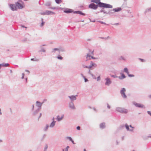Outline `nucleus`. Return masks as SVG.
<instances>
[{
  "label": "nucleus",
  "instance_id": "052dcab7",
  "mask_svg": "<svg viewBox=\"0 0 151 151\" xmlns=\"http://www.w3.org/2000/svg\"><path fill=\"white\" fill-rule=\"evenodd\" d=\"M147 114L151 116V112L150 111H147Z\"/></svg>",
  "mask_w": 151,
  "mask_h": 151
},
{
  "label": "nucleus",
  "instance_id": "423d86ee",
  "mask_svg": "<svg viewBox=\"0 0 151 151\" xmlns=\"http://www.w3.org/2000/svg\"><path fill=\"white\" fill-rule=\"evenodd\" d=\"M40 14L41 15H53L55 14V12L49 10H46L45 12H40Z\"/></svg>",
  "mask_w": 151,
  "mask_h": 151
},
{
  "label": "nucleus",
  "instance_id": "2f4dec72",
  "mask_svg": "<svg viewBox=\"0 0 151 151\" xmlns=\"http://www.w3.org/2000/svg\"><path fill=\"white\" fill-rule=\"evenodd\" d=\"M56 3L59 4L62 2L63 0H55Z\"/></svg>",
  "mask_w": 151,
  "mask_h": 151
},
{
  "label": "nucleus",
  "instance_id": "20e7f679",
  "mask_svg": "<svg viewBox=\"0 0 151 151\" xmlns=\"http://www.w3.org/2000/svg\"><path fill=\"white\" fill-rule=\"evenodd\" d=\"M98 7L102 8V7L92 2L88 6V7L89 8L93 10H96Z\"/></svg>",
  "mask_w": 151,
  "mask_h": 151
},
{
  "label": "nucleus",
  "instance_id": "ea45409f",
  "mask_svg": "<svg viewBox=\"0 0 151 151\" xmlns=\"http://www.w3.org/2000/svg\"><path fill=\"white\" fill-rule=\"evenodd\" d=\"M110 75L111 77H113L114 78H117L118 77V76H116V75H114L111 74H110Z\"/></svg>",
  "mask_w": 151,
  "mask_h": 151
},
{
  "label": "nucleus",
  "instance_id": "6e6d98bb",
  "mask_svg": "<svg viewBox=\"0 0 151 151\" xmlns=\"http://www.w3.org/2000/svg\"><path fill=\"white\" fill-rule=\"evenodd\" d=\"M84 79V81L85 82H86L88 81V80L87 78H86V77Z\"/></svg>",
  "mask_w": 151,
  "mask_h": 151
},
{
  "label": "nucleus",
  "instance_id": "13d9d810",
  "mask_svg": "<svg viewBox=\"0 0 151 151\" xmlns=\"http://www.w3.org/2000/svg\"><path fill=\"white\" fill-rule=\"evenodd\" d=\"M107 107L108 109H110L111 108V106L109 105V104L108 103H107Z\"/></svg>",
  "mask_w": 151,
  "mask_h": 151
},
{
  "label": "nucleus",
  "instance_id": "bf43d9fd",
  "mask_svg": "<svg viewBox=\"0 0 151 151\" xmlns=\"http://www.w3.org/2000/svg\"><path fill=\"white\" fill-rule=\"evenodd\" d=\"M41 106H38V108L37 109L39 111H40V110L41 109Z\"/></svg>",
  "mask_w": 151,
  "mask_h": 151
},
{
  "label": "nucleus",
  "instance_id": "37998d69",
  "mask_svg": "<svg viewBox=\"0 0 151 151\" xmlns=\"http://www.w3.org/2000/svg\"><path fill=\"white\" fill-rule=\"evenodd\" d=\"M120 59L124 61L126 60V59L123 56H121L120 57Z\"/></svg>",
  "mask_w": 151,
  "mask_h": 151
},
{
  "label": "nucleus",
  "instance_id": "a211bd4d",
  "mask_svg": "<svg viewBox=\"0 0 151 151\" xmlns=\"http://www.w3.org/2000/svg\"><path fill=\"white\" fill-rule=\"evenodd\" d=\"M9 64L8 63H4L2 64H0V69L2 67H6L9 66Z\"/></svg>",
  "mask_w": 151,
  "mask_h": 151
},
{
  "label": "nucleus",
  "instance_id": "412c9836",
  "mask_svg": "<svg viewBox=\"0 0 151 151\" xmlns=\"http://www.w3.org/2000/svg\"><path fill=\"white\" fill-rule=\"evenodd\" d=\"M120 74L121 75V76L118 77L120 79L122 80L126 78V76L123 73H121Z\"/></svg>",
  "mask_w": 151,
  "mask_h": 151
},
{
  "label": "nucleus",
  "instance_id": "09e8293b",
  "mask_svg": "<svg viewBox=\"0 0 151 151\" xmlns=\"http://www.w3.org/2000/svg\"><path fill=\"white\" fill-rule=\"evenodd\" d=\"M82 66L83 68H89L88 66L85 65H83Z\"/></svg>",
  "mask_w": 151,
  "mask_h": 151
},
{
  "label": "nucleus",
  "instance_id": "e2e57ef3",
  "mask_svg": "<svg viewBox=\"0 0 151 151\" xmlns=\"http://www.w3.org/2000/svg\"><path fill=\"white\" fill-rule=\"evenodd\" d=\"M34 106L33 104L32 105V109H31V110L32 111H33L34 109Z\"/></svg>",
  "mask_w": 151,
  "mask_h": 151
},
{
  "label": "nucleus",
  "instance_id": "72a5a7b5",
  "mask_svg": "<svg viewBox=\"0 0 151 151\" xmlns=\"http://www.w3.org/2000/svg\"><path fill=\"white\" fill-rule=\"evenodd\" d=\"M41 21H42V22L41 23V24L40 25V27H42L44 25V24L45 23V22H44L43 21V18L41 19Z\"/></svg>",
  "mask_w": 151,
  "mask_h": 151
},
{
  "label": "nucleus",
  "instance_id": "2eb2a0df",
  "mask_svg": "<svg viewBox=\"0 0 151 151\" xmlns=\"http://www.w3.org/2000/svg\"><path fill=\"white\" fill-rule=\"evenodd\" d=\"M97 66V65L95 63H94L92 61L90 62V64L88 66L89 69H91V68L93 67H95Z\"/></svg>",
  "mask_w": 151,
  "mask_h": 151
},
{
  "label": "nucleus",
  "instance_id": "aec40b11",
  "mask_svg": "<svg viewBox=\"0 0 151 151\" xmlns=\"http://www.w3.org/2000/svg\"><path fill=\"white\" fill-rule=\"evenodd\" d=\"M64 115H63L61 117H60L59 115H58L56 119L57 120L58 122H60L63 119L64 117Z\"/></svg>",
  "mask_w": 151,
  "mask_h": 151
},
{
  "label": "nucleus",
  "instance_id": "1a4fd4ad",
  "mask_svg": "<svg viewBox=\"0 0 151 151\" xmlns=\"http://www.w3.org/2000/svg\"><path fill=\"white\" fill-rule=\"evenodd\" d=\"M133 104L135 106L139 108H142L143 109H145V107L144 105L142 104L138 103L135 102H133Z\"/></svg>",
  "mask_w": 151,
  "mask_h": 151
},
{
  "label": "nucleus",
  "instance_id": "39448f33",
  "mask_svg": "<svg viewBox=\"0 0 151 151\" xmlns=\"http://www.w3.org/2000/svg\"><path fill=\"white\" fill-rule=\"evenodd\" d=\"M100 12H103L104 14H109L110 16H112L113 14L114 13V11L113 10V9L112 10H109L108 12L105 11V10L101 9L100 11Z\"/></svg>",
  "mask_w": 151,
  "mask_h": 151
},
{
  "label": "nucleus",
  "instance_id": "b1692460",
  "mask_svg": "<svg viewBox=\"0 0 151 151\" xmlns=\"http://www.w3.org/2000/svg\"><path fill=\"white\" fill-rule=\"evenodd\" d=\"M55 121H52V122L51 123L50 125V127L51 128L53 127L55 125Z\"/></svg>",
  "mask_w": 151,
  "mask_h": 151
},
{
  "label": "nucleus",
  "instance_id": "6e6552de",
  "mask_svg": "<svg viewBox=\"0 0 151 151\" xmlns=\"http://www.w3.org/2000/svg\"><path fill=\"white\" fill-rule=\"evenodd\" d=\"M8 5L10 9L12 11H17V6L15 4L8 3Z\"/></svg>",
  "mask_w": 151,
  "mask_h": 151
},
{
  "label": "nucleus",
  "instance_id": "bb28decb",
  "mask_svg": "<svg viewBox=\"0 0 151 151\" xmlns=\"http://www.w3.org/2000/svg\"><path fill=\"white\" fill-rule=\"evenodd\" d=\"M39 111L37 109H36L32 113V115L33 116H36Z\"/></svg>",
  "mask_w": 151,
  "mask_h": 151
},
{
  "label": "nucleus",
  "instance_id": "e433bc0d",
  "mask_svg": "<svg viewBox=\"0 0 151 151\" xmlns=\"http://www.w3.org/2000/svg\"><path fill=\"white\" fill-rule=\"evenodd\" d=\"M30 60H31V61H39V59H37V58H31Z\"/></svg>",
  "mask_w": 151,
  "mask_h": 151
},
{
  "label": "nucleus",
  "instance_id": "7ed1b4c3",
  "mask_svg": "<svg viewBox=\"0 0 151 151\" xmlns=\"http://www.w3.org/2000/svg\"><path fill=\"white\" fill-rule=\"evenodd\" d=\"M116 111L122 114H127L128 112V110L124 108L117 107L115 109Z\"/></svg>",
  "mask_w": 151,
  "mask_h": 151
},
{
  "label": "nucleus",
  "instance_id": "4468645a",
  "mask_svg": "<svg viewBox=\"0 0 151 151\" xmlns=\"http://www.w3.org/2000/svg\"><path fill=\"white\" fill-rule=\"evenodd\" d=\"M78 96V95L75 96L72 95L71 96H69L68 97L71 100V101H73L76 100V96Z\"/></svg>",
  "mask_w": 151,
  "mask_h": 151
},
{
  "label": "nucleus",
  "instance_id": "49530a36",
  "mask_svg": "<svg viewBox=\"0 0 151 151\" xmlns=\"http://www.w3.org/2000/svg\"><path fill=\"white\" fill-rule=\"evenodd\" d=\"M27 38H25L24 39L22 40L21 41L23 42H25V41H27Z\"/></svg>",
  "mask_w": 151,
  "mask_h": 151
},
{
  "label": "nucleus",
  "instance_id": "8fccbe9b",
  "mask_svg": "<svg viewBox=\"0 0 151 151\" xmlns=\"http://www.w3.org/2000/svg\"><path fill=\"white\" fill-rule=\"evenodd\" d=\"M91 76L93 78L96 79V76L93 74H91Z\"/></svg>",
  "mask_w": 151,
  "mask_h": 151
},
{
  "label": "nucleus",
  "instance_id": "5701e85b",
  "mask_svg": "<svg viewBox=\"0 0 151 151\" xmlns=\"http://www.w3.org/2000/svg\"><path fill=\"white\" fill-rule=\"evenodd\" d=\"M122 10L121 7H117L113 9V10L114 11V12H118Z\"/></svg>",
  "mask_w": 151,
  "mask_h": 151
},
{
  "label": "nucleus",
  "instance_id": "4c0bfd02",
  "mask_svg": "<svg viewBox=\"0 0 151 151\" xmlns=\"http://www.w3.org/2000/svg\"><path fill=\"white\" fill-rule=\"evenodd\" d=\"M48 148V145L47 144H46L44 148V151H47V150Z\"/></svg>",
  "mask_w": 151,
  "mask_h": 151
},
{
  "label": "nucleus",
  "instance_id": "a878e982",
  "mask_svg": "<svg viewBox=\"0 0 151 151\" xmlns=\"http://www.w3.org/2000/svg\"><path fill=\"white\" fill-rule=\"evenodd\" d=\"M151 12V7L147 8L145 9L144 12L145 14H146V13H147V12Z\"/></svg>",
  "mask_w": 151,
  "mask_h": 151
},
{
  "label": "nucleus",
  "instance_id": "4be33fe9",
  "mask_svg": "<svg viewBox=\"0 0 151 151\" xmlns=\"http://www.w3.org/2000/svg\"><path fill=\"white\" fill-rule=\"evenodd\" d=\"M49 8L53 9H60L61 10H63V8L62 7H49Z\"/></svg>",
  "mask_w": 151,
  "mask_h": 151
},
{
  "label": "nucleus",
  "instance_id": "7c9ffc66",
  "mask_svg": "<svg viewBox=\"0 0 151 151\" xmlns=\"http://www.w3.org/2000/svg\"><path fill=\"white\" fill-rule=\"evenodd\" d=\"M40 47L41 48V50L39 51V52H45V50L44 49V48L42 47V46H40Z\"/></svg>",
  "mask_w": 151,
  "mask_h": 151
},
{
  "label": "nucleus",
  "instance_id": "de8ad7c7",
  "mask_svg": "<svg viewBox=\"0 0 151 151\" xmlns=\"http://www.w3.org/2000/svg\"><path fill=\"white\" fill-rule=\"evenodd\" d=\"M67 138L70 141H71L72 139V138L68 136L67 137Z\"/></svg>",
  "mask_w": 151,
  "mask_h": 151
},
{
  "label": "nucleus",
  "instance_id": "a18cd8bd",
  "mask_svg": "<svg viewBox=\"0 0 151 151\" xmlns=\"http://www.w3.org/2000/svg\"><path fill=\"white\" fill-rule=\"evenodd\" d=\"M111 24L112 25H118L120 24L119 23H115L114 24H112L111 23Z\"/></svg>",
  "mask_w": 151,
  "mask_h": 151
},
{
  "label": "nucleus",
  "instance_id": "9d476101",
  "mask_svg": "<svg viewBox=\"0 0 151 151\" xmlns=\"http://www.w3.org/2000/svg\"><path fill=\"white\" fill-rule=\"evenodd\" d=\"M126 91L125 88H122L120 91V93L121 94L122 96L123 99H126L127 98V96L125 93Z\"/></svg>",
  "mask_w": 151,
  "mask_h": 151
},
{
  "label": "nucleus",
  "instance_id": "473e14b6",
  "mask_svg": "<svg viewBox=\"0 0 151 151\" xmlns=\"http://www.w3.org/2000/svg\"><path fill=\"white\" fill-rule=\"evenodd\" d=\"M57 58L59 60H62L63 59V58L60 55H58L57 57Z\"/></svg>",
  "mask_w": 151,
  "mask_h": 151
},
{
  "label": "nucleus",
  "instance_id": "4d7b16f0",
  "mask_svg": "<svg viewBox=\"0 0 151 151\" xmlns=\"http://www.w3.org/2000/svg\"><path fill=\"white\" fill-rule=\"evenodd\" d=\"M42 115V113H40L39 116V117H38V121L39 120V119L40 118V117H41Z\"/></svg>",
  "mask_w": 151,
  "mask_h": 151
},
{
  "label": "nucleus",
  "instance_id": "f03ea898",
  "mask_svg": "<svg viewBox=\"0 0 151 151\" xmlns=\"http://www.w3.org/2000/svg\"><path fill=\"white\" fill-rule=\"evenodd\" d=\"M17 9H22L25 7L24 2L22 0H18L15 3Z\"/></svg>",
  "mask_w": 151,
  "mask_h": 151
},
{
  "label": "nucleus",
  "instance_id": "f8f14e48",
  "mask_svg": "<svg viewBox=\"0 0 151 151\" xmlns=\"http://www.w3.org/2000/svg\"><path fill=\"white\" fill-rule=\"evenodd\" d=\"M125 127L127 131H130L131 132H132L133 131V129H129V125L127 124H125ZM124 125H123L121 126L120 127L121 128H124Z\"/></svg>",
  "mask_w": 151,
  "mask_h": 151
},
{
  "label": "nucleus",
  "instance_id": "c03bdc74",
  "mask_svg": "<svg viewBox=\"0 0 151 151\" xmlns=\"http://www.w3.org/2000/svg\"><path fill=\"white\" fill-rule=\"evenodd\" d=\"M139 60L141 61V62H143L145 61V60L144 59L141 58H139Z\"/></svg>",
  "mask_w": 151,
  "mask_h": 151
},
{
  "label": "nucleus",
  "instance_id": "c85d7f7f",
  "mask_svg": "<svg viewBox=\"0 0 151 151\" xmlns=\"http://www.w3.org/2000/svg\"><path fill=\"white\" fill-rule=\"evenodd\" d=\"M51 3L50 1H47L45 3V6H49L51 5Z\"/></svg>",
  "mask_w": 151,
  "mask_h": 151
},
{
  "label": "nucleus",
  "instance_id": "864d4df0",
  "mask_svg": "<svg viewBox=\"0 0 151 151\" xmlns=\"http://www.w3.org/2000/svg\"><path fill=\"white\" fill-rule=\"evenodd\" d=\"M148 138L149 137H147H147H143V139L144 140H147L148 139Z\"/></svg>",
  "mask_w": 151,
  "mask_h": 151
},
{
  "label": "nucleus",
  "instance_id": "58836bf2",
  "mask_svg": "<svg viewBox=\"0 0 151 151\" xmlns=\"http://www.w3.org/2000/svg\"><path fill=\"white\" fill-rule=\"evenodd\" d=\"M46 136V134H44L41 139V141H43Z\"/></svg>",
  "mask_w": 151,
  "mask_h": 151
},
{
  "label": "nucleus",
  "instance_id": "3c124183",
  "mask_svg": "<svg viewBox=\"0 0 151 151\" xmlns=\"http://www.w3.org/2000/svg\"><path fill=\"white\" fill-rule=\"evenodd\" d=\"M101 79V78L100 76H98L97 78V81H99Z\"/></svg>",
  "mask_w": 151,
  "mask_h": 151
},
{
  "label": "nucleus",
  "instance_id": "c9c22d12",
  "mask_svg": "<svg viewBox=\"0 0 151 151\" xmlns=\"http://www.w3.org/2000/svg\"><path fill=\"white\" fill-rule=\"evenodd\" d=\"M97 22L100 23L101 24H104L105 25H109V24H107L105 22H103L101 21H98Z\"/></svg>",
  "mask_w": 151,
  "mask_h": 151
},
{
  "label": "nucleus",
  "instance_id": "c756f323",
  "mask_svg": "<svg viewBox=\"0 0 151 151\" xmlns=\"http://www.w3.org/2000/svg\"><path fill=\"white\" fill-rule=\"evenodd\" d=\"M124 71L127 73V74L129 73L128 69L127 68L125 67L124 69Z\"/></svg>",
  "mask_w": 151,
  "mask_h": 151
},
{
  "label": "nucleus",
  "instance_id": "0e129e2a",
  "mask_svg": "<svg viewBox=\"0 0 151 151\" xmlns=\"http://www.w3.org/2000/svg\"><path fill=\"white\" fill-rule=\"evenodd\" d=\"M63 151H68V150L66 148H65V150L64 149H63L62 150Z\"/></svg>",
  "mask_w": 151,
  "mask_h": 151
},
{
  "label": "nucleus",
  "instance_id": "5fc2aeb1",
  "mask_svg": "<svg viewBox=\"0 0 151 151\" xmlns=\"http://www.w3.org/2000/svg\"><path fill=\"white\" fill-rule=\"evenodd\" d=\"M76 129H77L78 130H80L81 129V127H80L79 126H77V127H76Z\"/></svg>",
  "mask_w": 151,
  "mask_h": 151
},
{
  "label": "nucleus",
  "instance_id": "9b49d317",
  "mask_svg": "<svg viewBox=\"0 0 151 151\" xmlns=\"http://www.w3.org/2000/svg\"><path fill=\"white\" fill-rule=\"evenodd\" d=\"M106 82L105 83V85L109 86L112 83V81L110 78L107 77L105 79Z\"/></svg>",
  "mask_w": 151,
  "mask_h": 151
},
{
  "label": "nucleus",
  "instance_id": "a19ab883",
  "mask_svg": "<svg viewBox=\"0 0 151 151\" xmlns=\"http://www.w3.org/2000/svg\"><path fill=\"white\" fill-rule=\"evenodd\" d=\"M58 48H55L53 49L52 51V52H55V51H58Z\"/></svg>",
  "mask_w": 151,
  "mask_h": 151
},
{
  "label": "nucleus",
  "instance_id": "0eeeda50",
  "mask_svg": "<svg viewBox=\"0 0 151 151\" xmlns=\"http://www.w3.org/2000/svg\"><path fill=\"white\" fill-rule=\"evenodd\" d=\"M63 10V12L67 14L71 13H73L74 14V12L75 11L72 9L68 8H62Z\"/></svg>",
  "mask_w": 151,
  "mask_h": 151
},
{
  "label": "nucleus",
  "instance_id": "f257e3e1",
  "mask_svg": "<svg viewBox=\"0 0 151 151\" xmlns=\"http://www.w3.org/2000/svg\"><path fill=\"white\" fill-rule=\"evenodd\" d=\"M91 2L94 3H96L98 5L102 7V9L112 8V5L108 4H106L101 2L100 0H91Z\"/></svg>",
  "mask_w": 151,
  "mask_h": 151
},
{
  "label": "nucleus",
  "instance_id": "cd10ccee",
  "mask_svg": "<svg viewBox=\"0 0 151 151\" xmlns=\"http://www.w3.org/2000/svg\"><path fill=\"white\" fill-rule=\"evenodd\" d=\"M43 103H40L39 101H37L36 102V106L37 107L39 106H42V104Z\"/></svg>",
  "mask_w": 151,
  "mask_h": 151
},
{
  "label": "nucleus",
  "instance_id": "f704fd0d",
  "mask_svg": "<svg viewBox=\"0 0 151 151\" xmlns=\"http://www.w3.org/2000/svg\"><path fill=\"white\" fill-rule=\"evenodd\" d=\"M49 126L48 124H47L46 125L45 127L44 128V131H47V130Z\"/></svg>",
  "mask_w": 151,
  "mask_h": 151
},
{
  "label": "nucleus",
  "instance_id": "ddd939ff",
  "mask_svg": "<svg viewBox=\"0 0 151 151\" xmlns=\"http://www.w3.org/2000/svg\"><path fill=\"white\" fill-rule=\"evenodd\" d=\"M74 14H78L83 16H85L86 15V14L83 13L80 10L75 11L74 12Z\"/></svg>",
  "mask_w": 151,
  "mask_h": 151
},
{
  "label": "nucleus",
  "instance_id": "6ab92c4d",
  "mask_svg": "<svg viewBox=\"0 0 151 151\" xmlns=\"http://www.w3.org/2000/svg\"><path fill=\"white\" fill-rule=\"evenodd\" d=\"M69 106L70 108L73 109H75V107L74 106L73 101H71V102L69 104Z\"/></svg>",
  "mask_w": 151,
  "mask_h": 151
},
{
  "label": "nucleus",
  "instance_id": "393cba45",
  "mask_svg": "<svg viewBox=\"0 0 151 151\" xmlns=\"http://www.w3.org/2000/svg\"><path fill=\"white\" fill-rule=\"evenodd\" d=\"M58 52L59 54L60 52H64L65 51V49L63 47H60L58 48Z\"/></svg>",
  "mask_w": 151,
  "mask_h": 151
},
{
  "label": "nucleus",
  "instance_id": "79ce46f5",
  "mask_svg": "<svg viewBox=\"0 0 151 151\" xmlns=\"http://www.w3.org/2000/svg\"><path fill=\"white\" fill-rule=\"evenodd\" d=\"M128 76L129 77H134V75L133 74H129V73L128 74Z\"/></svg>",
  "mask_w": 151,
  "mask_h": 151
},
{
  "label": "nucleus",
  "instance_id": "603ef678",
  "mask_svg": "<svg viewBox=\"0 0 151 151\" xmlns=\"http://www.w3.org/2000/svg\"><path fill=\"white\" fill-rule=\"evenodd\" d=\"M93 50L92 51L91 50H89V52H90L92 55H93Z\"/></svg>",
  "mask_w": 151,
  "mask_h": 151
},
{
  "label": "nucleus",
  "instance_id": "338daca9",
  "mask_svg": "<svg viewBox=\"0 0 151 151\" xmlns=\"http://www.w3.org/2000/svg\"><path fill=\"white\" fill-rule=\"evenodd\" d=\"M119 142L117 140L116 141V145H119Z\"/></svg>",
  "mask_w": 151,
  "mask_h": 151
},
{
  "label": "nucleus",
  "instance_id": "680f3d73",
  "mask_svg": "<svg viewBox=\"0 0 151 151\" xmlns=\"http://www.w3.org/2000/svg\"><path fill=\"white\" fill-rule=\"evenodd\" d=\"M22 78L23 79L24 78V73H22Z\"/></svg>",
  "mask_w": 151,
  "mask_h": 151
},
{
  "label": "nucleus",
  "instance_id": "69168bd1",
  "mask_svg": "<svg viewBox=\"0 0 151 151\" xmlns=\"http://www.w3.org/2000/svg\"><path fill=\"white\" fill-rule=\"evenodd\" d=\"M110 38V37L109 36H108L107 37H105V40H106L108 39V38Z\"/></svg>",
  "mask_w": 151,
  "mask_h": 151
},
{
  "label": "nucleus",
  "instance_id": "f3484780",
  "mask_svg": "<svg viewBox=\"0 0 151 151\" xmlns=\"http://www.w3.org/2000/svg\"><path fill=\"white\" fill-rule=\"evenodd\" d=\"M99 127L100 129H103L105 128V123L104 122L101 123L99 125Z\"/></svg>",
  "mask_w": 151,
  "mask_h": 151
},
{
  "label": "nucleus",
  "instance_id": "774afa93",
  "mask_svg": "<svg viewBox=\"0 0 151 151\" xmlns=\"http://www.w3.org/2000/svg\"><path fill=\"white\" fill-rule=\"evenodd\" d=\"M81 75L83 78H85L86 77L83 74L81 73Z\"/></svg>",
  "mask_w": 151,
  "mask_h": 151
},
{
  "label": "nucleus",
  "instance_id": "dca6fc26",
  "mask_svg": "<svg viewBox=\"0 0 151 151\" xmlns=\"http://www.w3.org/2000/svg\"><path fill=\"white\" fill-rule=\"evenodd\" d=\"M88 57H91V59L94 60L96 59H97V58L91 55H90V53H88L87 54L86 56V61H87L88 60Z\"/></svg>",
  "mask_w": 151,
  "mask_h": 151
}]
</instances>
